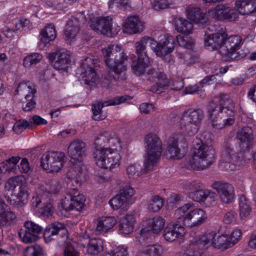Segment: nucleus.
<instances>
[{
    "label": "nucleus",
    "instance_id": "5fc2aeb1",
    "mask_svg": "<svg viewBox=\"0 0 256 256\" xmlns=\"http://www.w3.org/2000/svg\"><path fill=\"white\" fill-rule=\"evenodd\" d=\"M70 194L74 209L78 211L81 210L84 205L85 198L82 194Z\"/></svg>",
    "mask_w": 256,
    "mask_h": 256
},
{
    "label": "nucleus",
    "instance_id": "5701e85b",
    "mask_svg": "<svg viewBox=\"0 0 256 256\" xmlns=\"http://www.w3.org/2000/svg\"><path fill=\"white\" fill-rule=\"evenodd\" d=\"M126 96H118L112 99L104 102L94 104L92 106V111L94 114L93 119L95 120H102L106 117V114H102V109L104 106L120 104L126 101Z\"/></svg>",
    "mask_w": 256,
    "mask_h": 256
},
{
    "label": "nucleus",
    "instance_id": "7ed1b4c3",
    "mask_svg": "<svg viewBox=\"0 0 256 256\" xmlns=\"http://www.w3.org/2000/svg\"><path fill=\"white\" fill-rule=\"evenodd\" d=\"M108 72L114 80H118L120 75L127 68L126 62L128 56L124 48L118 44H110L102 50Z\"/></svg>",
    "mask_w": 256,
    "mask_h": 256
},
{
    "label": "nucleus",
    "instance_id": "a211bd4d",
    "mask_svg": "<svg viewBox=\"0 0 256 256\" xmlns=\"http://www.w3.org/2000/svg\"><path fill=\"white\" fill-rule=\"evenodd\" d=\"M54 68L60 70L67 71L71 62V54L66 49H60L49 56Z\"/></svg>",
    "mask_w": 256,
    "mask_h": 256
},
{
    "label": "nucleus",
    "instance_id": "13d9d810",
    "mask_svg": "<svg viewBox=\"0 0 256 256\" xmlns=\"http://www.w3.org/2000/svg\"><path fill=\"white\" fill-rule=\"evenodd\" d=\"M126 174L130 179H136L140 176L138 168L136 164H130L126 167Z\"/></svg>",
    "mask_w": 256,
    "mask_h": 256
},
{
    "label": "nucleus",
    "instance_id": "3c124183",
    "mask_svg": "<svg viewBox=\"0 0 256 256\" xmlns=\"http://www.w3.org/2000/svg\"><path fill=\"white\" fill-rule=\"evenodd\" d=\"M58 222H54L49 228H46L44 232V238L46 242H49L56 238L58 229L56 226H58Z\"/></svg>",
    "mask_w": 256,
    "mask_h": 256
},
{
    "label": "nucleus",
    "instance_id": "9d476101",
    "mask_svg": "<svg viewBox=\"0 0 256 256\" xmlns=\"http://www.w3.org/2000/svg\"><path fill=\"white\" fill-rule=\"evenodd\" d=\"M59 190L58 184L55 182L49 186L48 190L42 186L36 190L37 197L36 206L37 210L42 215L48 216L53 210V206L50 197L52 194H56Z\"/></svg>",
    "mask_w": 256,
    "mask_h": 256
},
{
    "label": "nucleus",
    "instance_id": "79ce46f5",
    "mask_svg": "<svg viewBox=\"0 0 256 256\" xmlns=\"http://www.w3.org/2000/svg\"><path fill=\"white\" fill-rule=\"evenodd\" d=\"M103 250V242L100 238H92L89 240L86 247L87 252L92 256H96Z\"/></svg>",
    "mask_w": 256,
    "mask_h": 256
},
{
    "label": "nucleus",
    "instance_id": "4d7b16f0",
    "mask_svg": "<svg viewBox=\"0 0 256 256\" xmlns=\"http://www.w3.org/2000/svg\"><path fill=\"white\" fill-rule=\"evenodd\" d=\"M124 198L118 194L110 200L109 204L114 209L117 210L128 204Z\"/></svg>",
    "mask_w": 256,
    "mask_h": 256
},
{
    "label": "nucleus",
    "instance_id": "680f3d73",
    "mask_svg": "<svg viewBox=\"0 0 256 256\" xmlns=\"http://www.w3.org/2000/svg\"><path fill=\"white\" fill-rule=\"evenodd\" d=\"M228 238L232 247L238 243L242 238V232L241 230L236 228L230 234H228Z\"/></svg>",
    "mask_w": 256,
    "mask_h": 256
},
{
    "label": "nucleus",
    "instance_id": "c85d7f7f",
    "mask_svg": "<svg viewBox=\"0 0 256 256\" xmlns=\"http://www.w3.org/2000/svg\"><path fill=\"white\" fill-rule=\"evenodd\" d=\"M148 44H150L152 50L154 52L156 40L154 38L148 36H144L136 42L134 44L136 52L138 58L140 59L141 58H148L146 52V46Z\"/></svg>",
    "mask_w": 256,
    "mask_h": 256
},
{
    "label": "nucleus",
    "instance_id": "69168bd1",
    "mask_svg": "<svg viewBox=\"0 0 256 256\" xmlns=\"http://www.w3.org/2000/svg\"><path fill=\"white\" fill-rule=\"evenodd\" d=\"M119 194L129 203L130 200L134 194V190L132 186H126L122 188Z\"/></svg>",
    "mask_w": 256,
    "mask_h": 256
},
{
    "label": "nucleus",
    "instance_id": "72a5a7b5",
    "mask_svg": "<svg viewBox=\"0 0 256 256\" xmlns=\"http://www.w3.org/2000/svg\"><path fill=\"white\" fill-rule=\"evenodd\" d=\"M20 160L19 156H12L2 163L0 166V173L2 178L10 174H18L17 164Z\"/></svg>",
    "mask_w": 256,
    "mask_h": 256
},
{
    "label": "nucleus",
    "instance_id": "338daca9",
    "mask_svg": "<svg viewBox=\"0 0 256 256\" xmlns=\"http://www.w3.org/2000/svg\"><path fill=\"white\" fill-rule=\"evenodd\" d=\"M186 188L190 191L189 194H190L202 188V184L197 180H191L186 183Z\"/></svg>",
    "mask_w": 256,
    "mask_h": 256
},
{
    "label": "nucleus",
    "instance_id": "a18cd8bd",
    "mask_svg": "<svg viewBox=\"0 0 256 256\" xmlns=\"http://www.w3.org/2000/svg\"><path fill=\"white\" fill-rule=\"evenodd\" d=\"M214 78V76L213 75L206 76L200 82L199 84H196L194 86H186L184 90V93L186 94H192L196 92H202V88L204 85L208 82L210 80H212V78Z\"/></svg>",
    "mask_w": 256,
    "mask_h": 256
},
{
    "label": "nucleus",
    "instance_id": "49530a36",
    "mask_svg": "<svg viewBox=\"0 0 256 256\" xmlns=\"http://www.w3.org/2000/svg\"><path fill=\"white\" fill-rule=\"evenodd\" d=\"M15 92L16 94L24 96L26 97V94H34L35 89L30 82H21L18 86Z\"/></svg>",
    "mask_w": 256,
    "mask_h": 256
},
{
    "label": "nucleus",
    "instance_id": "bb28decb",
    "mask_svg": "<svg viewBox=\"0 0 256 256\" xmlns=\"http://www.w3.org/2000/svg\"><path fill=\"white\" fill-rule=\"evenodd\" d=\"M186 18L194 22L204 24L208 20V14L204 12L200 7L193 6H188L186 8Z\"/></svg>",
    "mask_w": 256,
    "mask_h": 256
},
{
    "label": "nucleus",
    "instance_id": "6ab92c4d",
    "mask_svg": "<svg viewBox=\"0 0 256 256\" xmlns=\"http://www.w3.org/2000/svg\"><path fill=\"white\" fill-rule=\"evenodd\" d=\"M208 15L212 18L219 20L232 22L238 17V13L235 10L224 4H219L208 11Z\"/></svg>",
    "mask_w": 256,
    "mask_h": 256
},
{
    "label": "nucleus",
    "instance_id": "37998d69",
    "mask_svg": "<svg viewBox=\"0 0 256 256\" xmlns=\"http://www.w3.org/2000/svg\"><path fill=\"white\" fill-rule=\"evenodd\" d=\"M163 252L162 248L158 244H151L142 248V256H162Z\"/></svg>",
    "mask_w": 256,
    "mask_h": 256
},
{
    "label": "nucleus",
    "instance_id": "8fccbe9b",
    "mask_svg": "<svg viewBox=\"0 0 256 256\" xmlns=\"http://www.w3.org/2000/svg\"><path fill=\"white\" fill-rule=\"evenodd\" d=\"M44 251L40 245L28 246L24 252V256H44Z\"/></svg>",
    "mask_w": 256,
    "mask_h": 256
},
{
    "label": "nucleus",
    "instance_id": "aec40b11",
    "mask_svg": "<svg viewBox=\"0 0 256 256\" xmlns=\"http://www.w3.org/2000/svg\"><path fill=\"white\" fill-rule=\"evenodd\" d=\"M68 154L72 164L75 165L79 164L80 166H82L86 156V144L80 140L72 141L68 147Z\"/></svg>",
    "mask_w": 256,
    "mask_h": 256
},
{
    "label": "nucleus",
    "instance_id": "393cba45",
    "mask_svg": "<svg viewBox=\"0 0 256 256\" xmlns=\"http://www.w3.org/2000/svg\"><path fill=\"white\" fill-rule=\"evenodd\" d=\"M165 226V220L160 216H156L150 220V226L151 230H148L147 228H144L141 230L139 234L136 236V238L138 240L144 241L149 237L152 233L158 234L164 228Z\"/></svg>",
    "mask_w": 256,
    "mask_h": 256
},
{
    "label": "nucleus",
    "instance_id": "864d4df0",
    "mask_svg": "<svg viewBox=\"0 0 256 256\" xmlns=\"http://www.w3.org/2000/svg\"><path fill=\"white\" fill-rule=\"evenodd\" d=\"M176 40L180 46L187 49L192 50L194 46V40L190 37L178 35L176 36Z\"/></svg>",
    "mask_w": 256,
    "mask_h": 256
},
{
    "label": "nucleus",
    "instance_id": "6e6552de",
    "mask_svg": "<svg viewBox=\"0 0 256 256\" xmlns=\"http://www.w3.org/2000/svg\"><path fill=\"white\" fill-rule=\"evenodd\" d=\"M204 117L203 111L200 109L186 110L178 119L176 128L183 136H193L197 132Z\"/></svg>",
    "mask_w": 256,
    "mask_h": 256
},
{
    "label": "nucleus",
    "instance_id": "0e129e2a",
    "mask_svg": "<svg viewBox=\"0 0 256 256\" xmlns=\"http://www.w3.org/2000/svg\"><path fill=\"white\" fill-rule=\"evenodd\" d=\"M108 4L110 8L116 6L126 8L130 7V0H110Z\"/></svg>",
    "mask_w": 256,
    "mask_h": 256
},
{
    "label": "nucleus",
    "instance_id": "4468645a",
    "mask_svg": "<svg viewBox=\"0 0 256 256\" xmlns=\"http://www.w3.org/2000/svg\"><path fill=\"white\" fill-rule=\"evenodd\" d=\"M86 21L84 12L76 14L69 19L64 32V38L68 43L70 44L78 35L80 26Z\"/></svg>",
    "mask_w": 256,
    "mask_h": 256
},
{
    "label": "nucleus",
    "instance_id": "c9c22d12",
    "mask_svg": "<svg viewBox=\"0 0 256 256\" xmlns=\"http://www.w3.org/2000/svg\"><path fill=\"white\" fill-rule=\"evenodd\" d=\"M235 8L242 15H248L256 12V0H236Z\"/></svg>",
    "mask_w": 256,
    "mask_h": 256
},
{
    "label": "nucleus",
    "instance_id": "4be33fe9",
    "mask_svg": "<svg viewBox=\"0 0 256 256\" xmlns=\"http://www.w3.org/2000/svg\"><path fill=\"white\" fill-rule=\"evenodd\" d=\"M218 194L220 200L224 203L232 202L234 196V188L230 183L222 181H216L212 185Z\"/></svg>",
    "mask_w": 256,
    "mask_h": 256
},
{
    "label": "nucleus",
    "instance_id": "1a4fd4ad",
    "mask_svg": "<svg viewBox=\"0 0 256 256\" xmlns=\"http://www.w3.org/2000/svg\"><path fill=\"white\" fill-rule=\"evenodd\" d=\"M194 150L189 164L192 168L202 170L207 168L213 162L214 150L212 146L195 145Z\"/></svg>",
    "mask_w": 256,
    "mask_h": 256
},
{
    "label": "nucleus",
    "instance_id": "a878e982",
    "mask_svg": "<svg viewBox=\"0 0 256 256\" xmlns=\"http://www.w3.org/2000/svg\"><path fill=\"white\" fill-rule=\"evenodd\" d=\"M144 28V24L138 16H128L123 23L124 33L132 34L142 32Z\"/></svg>",
    "mask_w": 256,
    "mask_h": 256
},
{
    "label": "nucleus",
    "instance_id": "e433bc0d",
    "mask_svg": "<svg viewBox=\"0 0 256 256\" xmlns=\"http://www.w3.org/2000/svg\"><path fill=\"white\" fill-rule=\"evenodd\" d=\"M178 136H174L170 138L168 144L165 154L168 158L172 160L180 159L182 157L180 150L178 147Z\"/></svg>",
    "mask_w": 256,
    "mask_h": 256
},
{
    "label": "nucleus",
    "instance_id": "2eb2a0df",
    "mask_svg": "<svg viewBox=\"0 0 256 256\" xmlns=\"http://www.w3.org/2000/svg\"><path fill=\"white\" fill-rule=\"evenodd\" d=\"M176 46L174 38L169 34L164 35L157 42L156 40L154 53L156 54L163 58L164 60L170 62V54L174 50Z\"/></svg>",
    "mask_w": 256,
    "mask_h": 256
},
{
    "label": "nucleus",
    "instance_id": "cd10ccee",
    "mask_svg": "<svg viewBox=\"0 0 256 256\" xmlns=\"http://www.w3.org/2000/svg\"><path fill=\"white\" fill-rule=\"evenodd\" d=\"M56 36L57 34L54 25L53 24H46L40 31L38 36L40 46H46L54 42Z\"/></svg>",
    "mask_w": 256,
    "mask_h": 256
},
{
    "label": "nucleus",
    "instance_id": "423d86ee",
    "mask_svg": "<svg viewBox=\"0 0 256 256\" xmlns=\"http://www.w3.org/2000/svg\"><path fill=\"white\" fill-rule=\"evenodd\" d=\"M144 170L148 172L157 166L162 152V143L157 135L149 134L144 138Z\"/></svg>",
    "mask_w": 256,
    "mask_h": 256
},
{
    "label": "nucleus",
    "instance_id": "dca6fc26",
    "mask_svg": "<svg viewBox=\"0 0 256 256\" xmlns=\"http://www.w3.org/2000/svg\"><path fill=\"white\" fill-rule=\"evenodd\" d=\"M42 230V226L32 221L27 220L24 222L23 228L19 230L18 235L24 243L30 244L38 240Z\"/></svg>",
    "mask_w": 256,
    "mask_h": 256
},
{
    "label": "nucleus",
    "instance_id": "20e7f679",
    "mask_svg": "<svg viewBox=\"0 0 256 256\" xmlns=\"http://www.w3.org/2000/svg\"><path fill=\"white\" fill-rule=\"evenodd\" d=\"M234 104L228 98L220 99L219 105L211 107L208 111V120L211 126L216 129L224 128L234 123L235 112Z\"/></svg>",
    "mask_w": 256,
    "mask_h": 256
},
{
    "label": "nucleus",
    "instance_id": "b1692460",
    "mask_svg": "<svg viewBox=\"0 0 256 256\" xmlns=\"http://www.w3.org/2000/svg\"><path fill=\"white\" fill-rule=\"evenodd\" d=\"M252 130L250 126H244L237 132L236 138L240 150L245 152L249 150L254 142Z\"/></svg>",
    "mask_w": 256,
    "mask_h": 256
},
{
    "label": "nucleus",
    "instance_id": "c756f323",
    "mask_svg": "<svg viewBox=\"0 0 256 256\" xmlns=\"http://www.w3.org/2000/svg\"><path fill=\"white\" fill-rule=\"evenodd\" d=\"M16 214L8 209V205L4 201L0 200V225L8 227L15 223Z\"/></svg>",
    "mask_w": 256,
    "mask_h": 256
},
{
    "label": "nucleus",
    "instance_id": "603ef678",
    "mask_svg": "<svg viewBox=\"0 0 256 256\" xmlns=\"http://www.w3.org/2000/svg\"><path fill=\"white\" fill-rule=\"evenodd\" d=\"M42 55L38 52L32 53L24 57L23 64L25 67H29L38 63L42 59Z\"/></svg>",
    "mask_w": 256,
    "mask_h": 256
},
{
    "label": "nucleus",
    "instance_id": "f8f14e48",
    "mask_svg": "<svg viewBox=\"0 0 256 256\" xmlns=\"http://www.w3.org/2000/svg\"><path fill=\"white\" fill-rule=\"evenodd\" d=\"M66 162L65 154L60 152H48L41 158L42 166L49 172H57Z\"/></svg>",
    "mask_w": 256,
    "mask_h": 256
},
{
    "label": "nucleus",
    "instance_id": "ea45409f",
    "mask_svg": "<svg viewBox=\"0 0 256 256\" xmlns=\"http://www.w3.org/2000/svg\"><path fill=\"white\" fill-rule=\"evenodd\" d=\"M236 158V156L234 150L230 146L226 147L225 150V156L224 159L226 162H222L221 163V167L224 168L226 170H236V166L231 163L234 162V159Z\"/></svg>",
    "mask_w": 256,
    "mask_h": 256
},
{
    "label": "nucleus",
    "instance_id": "052dcab7",
    "mask_svg": "<svg viewBox=\"0 0 256 256\" xmlns=\"http://www.w3.org/2000/svg\"><path fill=\"white\" fill-rule=\"evenodd\" d=\"M32 124V122H28L26 120H19L14 124L12 129L16 133L18 134H20L27 128L30 127Z\"/></svg>",
    "mask_w": 256,
    "mask_h": 256
},
{
    "label": "nucleus",
    "instance_id": "774afa93",
    "mask_svg": "<svg viewBox=\"0 0 256 256\" xmlns=\"http://www.w3.org/2000/svg\"><path fill=\"white\" fill-rule=\"evenodd\" d=\"M206 191V190H204L202 188L194 193L189 194V196L195 202H204Z\"/></svg>",
    "mask_w": 256,
    "mask_h": 256
},
{
    "label": "nucleus",
    "instance_id": "f3484780",
    "mask_svg": "<svg viewBox=\"0 0 256 256\" xmlns=\"http://www.w3.org/2000/svg\"><path fill=\"white\" fill-rule=\"evenodd\" d=\"M146 77L152 85L151 90L154 92L160 93L162 92L161 89L168 86V81L166 74L158 68L148 70Z\"/></svg>",
    "mask_w": 256,
    "mask_h": 256
},
{
    "label": "nucleus",
    "instance_id": "c03bdc74",
    "mask_svg": "<svg viewBox=\"0 0 256 256\" xmlns=\"http://www.w3.org/2000/svg\"><path fill=\"white\" fill-rule=\"evenodd\" d=\"M152 8L156 10H160L175 6L174 0H154L151 2Z\"/></svg>",
    "mask_w": 256,
    "mask_h": 256
},
{
    "label": "nucleus",
    "instance_id": "ddd939ff",
    "mask_svg": "<svg viewBox=\"0 0 256 256\" xmlns=\"http://www.w3.org/2000/svg\"><path fill=\"white\" fill-rule=\"evenodd\" d=\"M204 245L214 248L226 250L232 248L228 234L219 232H210L200 236V239Z\"/></svg>",
    "mask_w": 256,
    "mask_h": 256
},
{
    "label": "nucleus",
    "instance_id": "4c0bfd02",
    "mask_svg": "<svg viewBox=\"0 0 256 256\" xmlns=\"http://www.w3.org/2000/svg\"><path fill=\"white\" fill-rule=\"evenodd\" d=\"M176 30L180 33L189 35L192 33L194 25L188 20L182 18H176L174 22Z\"/></svg>",
    "mask_w": 256,
    "mask_h": 256
},
{
    "label": "nucleus",
    "instance_id": "7c9ffc66",
    "mask_svg": "<svg viewBox=\"0 0 256 256\" xmlns=\"http://www.w3.org/2000/svg\"><path fill=\"white\" fill-rule=\"evenodd\" d=\"M200 239V236L194 238L190 240L186 249L178 253V256H201L202 253V247L205 245Z\"/></svg>",
    "mask_w": 256,
    "mask_h": 256
},
{
    "label": "nucleus",
    "instance_id": "f03ea898",
    "mask_svg": "<svg viewBox=\"0 0 256 256\" xmlns=\"http://www.w3.org/2000/svg\"><path fill=\"white\" fill-rule=\"evenodd\" d=\"M104 143L110 142L114 146L108 147H96L94 148L92 157L94 164L100 168L110 170L118 168L122 160V156L118 146L120 142L118 139L112 138L110 132H104L97 138Z\"/></svg>",
    "mask_w": 256,
    "mask_h": 256
},
{
    "label": "nucleus",
    "instance_id": "e2e57ef3",
    "mask_svg": "<svg viewBox=\"0 0 256 256\" xmlns=\"http://www.w3.org/2000/svg\"><path fill=\"white\" fill-rule=\"evenodd\" d=\"M34 94H26L25 102H22V108L24 111H30L34 108L36 102L33 100Z\"/></svg>",
    "mask_w": 256,
    "mask_h": 256
},
{
    "label": "nucleus",
    "instance_id": "412c9836",
    "mask_svg": "<svg viewBox=\"0 0 256 256\" xmlns=\"http://www.w3.org/2000/svg\"><path fill=\"white\" fill-rule=\"evenodd\" d=\"M91 62V59L86 58L78 69L81 78L86 84L91 87L96 86L99 82V78L96 72L93 67L88 65Z\"/></svg>",
    "mask_w": 256,
    "mask_h": 256
},
{
    "label": "nucleus",
    "instance_id": "09e8293b",
    "mask_svg": "<svg viewBox=\"0 0 256 256\" xmlns=\"http://www.w3.org/2000/svg\"><path fill=\"white\" fill-rule=\"evenodd\" d=\"M195 145H203L212 146V136L208 132H204L200 134L194 140Z\"/></svg>",
    "mask_w": 256,
    "mask_h": 256
},
{
    "label": "nucleus",
    "instance_id": "a19ab883",
    "mask_svg": "<svg viewBox=\"0 0 256 256\" xmlns=\"http://www.w3.org/2000/svg\"><path fill=\"white\" fill-rule=\"evenodd\" d=\"M149 63V58H141L140 60L138 57L136 60L132 62V70L137 76L143 74L146 71V68L148 66Z\"/></svg>",
    "mask_w": 256,
    "mask_h": 256
},
{
    "label": "nucleus",
    "instance_id": "de8ad7c7",
    "mask_svg": "<svg viewBox=\"0 0 256 256\" xmlns=\"http://www.w3.org/2000/svg\"><path fill=\"white\" fill-rule=\"evenodd\" d=\"M56 228L58 229L56 240L60 245H64L68 238V230L64 224L58 222Z\"/></svg>",
    "mask_w": 256,
    "mask_h": 256
},
{
    "label": "nucleus",
    "instance_id": "0eeeda50",
    "mask_svg": "<svg viewBox=\"0 0 256 256\" xmlns=\"http://www.w3.org/2000/svg\"><path fill=\"white\" fill-rule=\"evenodd\" d=\"M175 218L188 228L198 227L204 224L208 218L206 211L195 208L194 204H186L178 208L174 212Z\"/></svg>",
    "mask_w": 256,
    "mask_h": 256
},
{
    "label": "nucleus",
    "instance_id": "2f4dec72",
    "mask_svg": "<svg viewBox=\"0 0 256 256\" xmlns=\"http://www.w3.org/2000/svg\"><path fill=\"white\" fill-rule=\"evenodd\" d=\"M186 234L185 228L181 224L175 222L172 225L168 226L164 230V237L169 242H173L176 239L182 238Z\"/></svg>",
    "mask_w": 256,
    "mask_h": 256
},
{
    "label": "nucleus",
    "instance_id": "473e14b6",
    "mask_svg": "<svg viewBox=\"0 0 256 256\" xmlns=\"http://www.w3.org/2000/svg\"><path fill=\"white\" fill-rule=\"evenodd\" d=\"M117 223L114 216H102L96 220V230L100 234H104L112 230Z\"/></svg>",
    "mask_w": 256,
    "mask_h": 256
},
{
    "label": "nucleus",
    "instance_id": "6e6d98bb",
    "mask_svg": "<svg viewBox=\"0 0 256 256\" xmlns=\"http://www.w3.org/2000/svg\"><path fill=\"white\" fill-rule=\"evenodd\" d=\"M163 206V201L158 196H154L149 202L148 208L153 212L158 211Z\"/></svg>",
    "mask_w": 256,
    "mask_h": 256
},
{
    "label": "nucleus",
    "instance_id": "39448f33",
    "mask_svg": "<svg viewBox=\"0 0 256 256\" xmlns=\"http://www.w3.org/2000/svg\"><path fill=\"white\" fill-rule=\"evenodd\" d=\"M4 190L11 193L14 198L10 204L16 208H21L27 202L30 196L28 182L23 176L10 178L4 184Z\"/></svg>",
    "mask_w": 256,
    "mask_h": 256
},
{
    "label": "nucleus",
    "instance_id": "bf43d9fd",
    "mask_svg": "<svg viewBox=\"0 0 256 256\" xmlns=\"http://www.w3.org/2000/svg\"><path fill=\"white\" fill-rule=\"evenodd\" d=\"M128 250L124 246H118L109 252H105L102 256H127Z\"/></svg>",
    "mask_w": 256,
    "mask_h": 256
},
{
    "label": "nucleus",
    "instance_id": "f257e3e1",
    "mask_svg": "<svg viewBox=\"0 0 256 256\" xmlns=\"http://www.w3.org/2000/svg\"><path fill=\"white\" fill-rule=\"evenodd\" d=\"M242 39L238 36L228 37L225 29L208 35L204 40V46L208 50H218L222 59L226 61L238 60L245 56L240 53Z\"/></svg>",
    "mask_w": 256,
    "mask_h": 256
},
{
    "label": "nucleus",
    "instance_id": "9b49d317",
    "mask_svg": "<svg viewBox=\"0 0 256 256\" xmlns=\"http://www.w3.org/2000/svg\"><path fill=\"white\" fill-rule=\"evenodd\" d=\"M88 18L90 28L98 34L112 37L120 30V26L116 24H113L112 19L110 16L95 18L92 14Z\"/></svg>",
    "mask_w": 256,
    "mask_h": 256
},
{
    "label": "nucleus",
    "instance_id": "58836bf2",
    "mask_svg": "<svg viewBox=\"0 0 256 256\" xmlns=\"http://www.w3.org/2000/svg\"><path fill=\"white\" fill-rule=\"evenodd\" d=\"M240 216L242 220L249 218L252 212V208L249 200L244 195L239 198Z\"/></svg>",
    "mask_w": 256,
    "mask_h": 256
},
{
    "label": "nucleus",
    "instance_id": "f704fd0d",
    "mask_svg": "<svg viewBox=\"0 0 256 256\" xmlns=\"http://www.w3.org/2000/svg\"><path fill=\"white\" fill-rule=\"evenodd\" d=\"M136 219L134 214H127L120 220L118 224V231L122 234H128L134 229Z\"/></svg>",
    "mask_w": 256,
    "mask_h": 256
}]
</instances>
